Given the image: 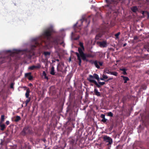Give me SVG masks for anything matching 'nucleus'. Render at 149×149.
<instances>
[{"label": "nucleus", "instance_id": "obj_1", "mask_svg": "<svg viewBox=\"0 0 149 149\" xmlns=\"http://www.w3.org/2000/svg\"><path fill=\"white\" fill-rule=\"evenodd\" d=\"M32 128L29 126H25L20 133L21 135L24 136L27 135H30L33 133Z\"/></svg>", "mask_w": 149, "mask_h": 149}, {"label": "nucleus", "instance_id": "obj_2", "mask_svg": "<svg viewBox=\"0 0 149 149\" xmlns=\"http://www.w3.org/2000/svg\"><path fill=\"white\" fill-rule=\"evenodd\" d=\"M120 0H105L107 4L105 6L109 7L110 9L113 10V8L119 2Z\"/></svg>", "mask_w": 149, "mask_h": 149}, {"label": "nucleus", "instance_id": "obj_3", "mask_svg": "<svg viewBox=\"0 0 149 149\" xmlns=\"http://www.w3.org/2000/svg\"><path fill=\"white\" fill-rule=\"evenodd\" d=\"M52 31L51 29L45 30L43 34V37L48 41L49 43L50 41V37L52 35Z\"/></svg>", "mask_w": 149, "mask_h": 149}, {"label": "nucleus", "instance_id": "obj_4", "mask_svg": "<svg viewBox=\"0 0 149 149\" xmlns=\"http://www.w3.org/2000/svg\"><path fill=\"white\" fill-rule=\"evenodd\" d=\"M60 39L58 37H56L52 39V40L50 41L49 42L51 41V42L56 45H58L59 43L60 45H62V46L64 47L65 44H64L63 41H62L61 42H60Z\"/></svg>", "mask_w": 149, "mask_h": 149}, {"label": "nucleus", "instance_id": "obj_5", "mask_svg": "<svg viewBox=\"0 0 149 149\" xmlns=\"http://www.w3.org/2000/svg\"><path fill=\"white\" fill-rule=\"evenodd\" d=\"M68 141L69 145L72 148L75 146L77 141V139L76 141L75 139L73 137H70L68 139Z\"/></svg>", "mask_w": 149, "mask_h": 149}, {"label": "nucleus", "instance_id": "obj_6", "mask_svg": "<svg viewBox=\"0 0 149 149\" xmlns=\"http://www.w3.org/2000/svg\"><path fill=\"white\" fill-rule=\"evenodd\" d=\"M93 78H95L96 79L97 81H100V78L99 76L96 73L94 74L93 75H90L89 77L87 78V79L90 83H93L91 81V80H94L93 79Z\"/></svg>", "mask_w": 149, "mask_h": 149}, {"label": "nucleus", "instance_id": "obj_7", "mask_svg": "<svg viewBox=\"0 0 149 149\" xmlns=\"http://www.w3.org/2000/svg\"><path fill=\"white\" fill-rule=\"evenodd\" d=\"M90 62L92 64H94L95 66L98 69L100 68V67L98 65V63L100 66H102L103 64V62H102L98 61L97 60L94 61L91 60L90 61Z\"/></svg>", "mask_w": 149, "mask_h": 149}, {"label": "nucleus", "instance_id": "obj_8", "mask_svg": "<svg viewBox=\"0 0 149 149\" xmlns=\"http://www.w3.org/2000/svg\"><path fill=\"white\" fill-rule=\"evenodd\" d=\"M104 141L108 143V145H110L112 143L113 141L112 139L107 135L104 136L103 137Z\"/></svg>", "mask_w": 149, "mask_h": 149}, {"label": "nucleus", "instance_id": "obj_9", "mask_svg": "<svg viewBox=\"0 0 149 149\" xmlns=\"http://www.w3.org/2000/svg\"><path fill=\"white\" fill-rule=\"evenodd\" d=\"M91 82H92L93 83L95 84L96 87L98 88H100L101 86H102L105 84V82H101L100 81H97L98 83L95 80H91Z\"/></svg>", "mask_w": 149, "mask_h": 149}, {"label": "nucleus", "instance_id": "obj_10", "mask_svg": "<svg viewBox=\"0 0 149 149\" xmlns=\"http://www.w3.org/2000/svg\"><path fill=\"white\" fill-rule=\"evenodd\" d=\"M78 51L81 57H83L84 59L85 58L84 57V53L83 52V51H84L82 48L79 47L78 48Z\"/></svg>", "mask_w": 149, "mask_h": 149}, {"label": "nucleus", "instance_id": "obj_11", "mask_svg": "<svg viewBox=\"0 0 149 149\" xmlns=\"http://www.w3.org/2000/svg\"><path fill=\"white\" fill-rule=\"evenodd\" d=\"M98 43L99 44V46L101 47H105L107 46V43L106 41L99 42Z\"/></svg>", "mask_w": 149, "mask_h": 149}, {"label": "nucleus", "instance_id": "obj_12", "mask_svg": "<svg viewBox=\"0 0 149 149\" xmlns=\"http://www.w3.org/2000/svg\"><path fill=\"white\" fill-rule=\"evenodd\" d=\"M84 57L85 58L84 59L83 57H81L82 60L84 61H88V60L86 58V57L89 58L93 57L92 55L90 54H86L84 53Z\"/></svg>", "mask_w": 149, "mask_h": 149}, {"label": "nucleus", "instance_id": "obj_13", "mask_svg": "<svg viewBox=\"0 0 149 149\" xmlns=\"http://www.w3.org/2000/svg\"><path fill=\"white\" fill-rule=\"evenodd\" d=\"M25 76L26 77H27L28 79L30 80H32L33 79V77L31 75V73L29 72L26 73L25 74Z\"/></svg>", "mask_w": 149, "mask_h": 149}, {"label": "nucleus", "instance_id": "obj_14", "mask_svg": "<svg viewBox=\"0 0 149 149\" xmlns=\"http://www.w3.org/2000/svg\"><path fill=\"white\" fill-rule=\"evenodd\" d=\"M20 50H17V49H14L13 51H11V50H8L6 51V52L8 53H10L11 54H14V53H17L18 54L20 52Z\"/></svg>", "mask_w": 149, "mask_h": 149}, {"label": "nucleus", "instance_id": "obj_15", "mask_svg": "<svg viewBox=\"0 0 149 149\" xmlns=\"http://www.w3.org/2000/svg\"><path fill=\"white\" fill-rule=\"evenodd\" d=\"M94 94L98 97L101 96V95L100 93L98 92L95 86H94Z\"/></svg>", "mask_w": 149, "mask_h": 149}, {"label": "nucleus", "instance_id": "obj_16", "mask_svg": "<svg viewBox=\"0 0 149 149\" xmlns=\"http://www.w3.org/2000/svg\"><path fill=\"white\" fill-rule=\"evenodd\" d=\"M6 128L5 125L3 123H0V130L1 131H3Z\"/></svg>", "mask_w": 149, "mask_h": 149}, {"label": "nucleus", "instance_id": "obj_17", "mask_svg": "<svg viewBox=\"0 0 149 149\" xmlns=\"http://www.w3.org/2000/svg\"><path fill=\"white\" fill-rule=\"evenodd\" d=\"M30 92V90L29 88H27L26 90V92L25 93V96L26 98H29V93Z\"/></svg>", "mask_w": 149, "mask_h": 149}, {"label": "nucleus", "instance_id": "obj_18", "mask_svg": "<svg viewBox=\"0 0 149 149\" xmlns=\"http://www.w3.org/2000/svg\"><path fill=\"white\" fill-rule=\"evenodd\" d=\"M121 77L123 78V80L124 81V83H126L127 82V81L129 80V79L127 77H125L123 75H121Z\"/></svg>", "mask_w": 149, "mask_h": 149}, {"label": "nucleus", "instance_id": "obj_19", "mask_svg": "<svg viewBox=\"0 0 149 149\" xmlns=\"http://www.w3.org/2000/svg\"><path fill=\"white\" fill-rule=\"evenodd\" d=\"M51 54V53L49 52H44L43 54L46 57H49Z\"/></svg>", "mask_w": 149, "mask_h": 149}, {"label": "nucleus", "instance_id": "obj_20", "mask_svg": "<svg viewBox=\"0 0 149 149\" xmlns=\"http://www.w3.org/2000/svg\"><path fill=\"white\" fill-rule=\"evenodd\" d=\"M132 11L136 13L138 11V9L136 6H133L131 8Z\"/></svg>", "mask_w": 149, "mask_h": 149}, {"label": "nucleus", "instance_id": "obj_21", "mask_svg": "<svg viewBox=\"0 0 149 149\" xmlns=\"http://www.w3.org/2000/svg\"><path fill=\"white\" fill-rule=\"evenodd\" d=\"M50 74L52 75H54L55 72H54V66H52L51 68Z\"/></svg>", "mask_w": 149, "mask_h": 149}, {"label": "nucleus", "instance_id": "obj_22", "mask_svg": "<svg viewBox=\"0 0 149 149\" xmlns=\"http://www.w3.org/2000/svg\"><path fill=\"white\" fill-rule=\"evenodd\" d=\"M120 71H123V74L124 75H126L127 74V72H126V70H127L125 68H120Z\"/></svg>", "mask_w": 149, "mask_h": 149}, {"label": "nucleus", "instance_id": "obj_23", "mask_svg": "<svg viewBox=\"0 0 149 149\" xmlns=\"http://www.w3.org/2000/svg\"><path fill=\"white\" fill-rule=\"evenodd\" d=\"M21 117L20 116H17L15 117V121L16 122H17L21 120Z\"/></svg>", "mask_w": 149, "mask_h": 149}, {"label": "nucleus", "instance_id": "obj_24", "mask_svg": "<svg viewBox=\"0 0 149 149\" xmlns=\"http://www.w3.org/2000/svg\"><path fill=\"white\" fill-rule=\"evenodd\" d=\"M102 36V34L101 33H99L97 34L95 37V39L96 40L99 39Z\"/></svg>", "mask_w": 149, "mask_h": 149}, {"label": "nucleus", "instance_id": "obj_25", "mask_svg": "<svg viewBox=\"0 0 149 149\" xmlns=\"http://www.w3.org/2000/svg\"><path fill=\"white\" fill-rule=\"evenodd\" d=\"M40 43H39L37 42H36V44L35 45H33L32 46L31 48L32 49H34V48H36L37 46H38L40 45Z\"/></svg>", "mask_w": 149, "mask_h": 149}, {"label": "nucleus", "instance_id": "obj_26", "mask_svg": "<svg viewBox=\"0 0 149 149\" xmlns=\"http://www.w3.org/2000/svg\"><path fill=\"white\" fill-rule=\"evenodd\" d=\"M80 55L78 56L77 57V59L79 60V66L81 65V58H80Z\"/></svg>", "mask_w": 149, "mask_h": 149}, {"label": "nucleus", "instance_id": "obj_27", "mask_svg": "<svg viewBox=\"0 0 149 149\" xmlns=\"http://www.w3.org/2000/svg\"><path fill=\"white\" fill-rule=\"evenodd\" d=\"M104 72L108 74H110L111 72L107 68L105 69L104 70Z\"/></svg>", "mask_w": 149, "mask_h": 149}, {"label": "nucleus", "instance_id": "obj_28", "mask_svg": "<svg viewBox=\"0 0 149 149\" xmlns=\"http://www.w3.org/2000/svg\"><path fill=\"white\" fill-rule=\"evenodd\" d=\"M4 115H2L1 116V119L0 121V123H3L4 120Z\"/></svg>", "mask_w": 149, "mask_h": 149}, {"label": "nucleus", "instance_id": "obj_29", "mask_svg": "<svg viewBox=\"0 0 149 149\" xmlns=\"http://www.w3.org/2000/svg\"><path fill=\"white\" fill-rule=\"evenodd\" d=\"M144 48L147 50V51L149 52V46L146 44L144 46Z\"/></svg>", "mask_w": 149, "mask_h": 149}, {"label": "nucleus", "instance_id": "obj_30", "mask_svg": "<svg viewBox=\"0 0 149 149\" xmlns=\"http://www.w3.org/2000/svg\"><path fill=\"white\" fill-rule=\"evenodd\" d=\"M27 98H28L27 99L25 102V103L26 106L27 105L28 103L31 100V97Z\"/></svg>", "mask_w": 149, "mask_h": 149}, {"label": "nucleus", "instance_id": "obj_31", "mask_svg": "<svg viewBox=\"0 0 149 149\" xmlns=\"http://www.w3.org/2000/svg\"><path fill=\"white\" fill-rule=\"evenodd\" d=\"M120 32H118L117 33L115 34V36L116 37V39H118L119 38V36L120 34Z\"/></svg>", "mask_w": 149, "mask_h": 149}, {"label": "nucleus", "instance_id": "obj_32", "mask_svg": "<svg viewBox=\"0 0 149 149\" xmlns=\"http://www.w3.org/2000/svg\"><path fill=\"white\" fill-rule=\"evenodd\" d=\"M79 45L81 48H82L84 50V45H83V43L82 42H80L79 43Z\"/></svg>", "mask_w": 149, "mask_h": 149}, {"label": "nucleus", "instance_id": "obj_33", "mask_svg": "<svg viewBox=\"0 0 149 149\" xmlns=\"http://www.w3.org/2000/svg\"><path fill=\"white\" fill-rule=\"evenodd\" d=\"M110 74L115 76H117L118 75V73L116 72H111Z\"/></svg>", "mask_w": 149, "mask_h": 149}, {"label": "nucleus", "instance_id": "obj_34", "mask_svg": "<svg viewBox=\"0 0 149 149\" xmlns=\"http://www.w3.org/2000/svg\"><path fill=\"white\" fill-rule=\"evenodd\" d=\"M35 68H36L35 65H32L29 67V69L31 70H33Z\"/></svg>", "mask_w": 149, "mask_h": 149}, {"label": "nucleus", "instance_id": "obj_35", "mask_svg": "<svg viewBox=\"0 0 149 149\" xmlns=\"http://www.w3.org/2000/svg\"><path fill=\"white\" fill-rule=\"evenodd\" d=\"M107 116L110 117H112L113 116V114L111 112H110L108 113Z\"/></svg>", "mask_w": 149, "mask_h": 149}, {"label": "nucleus", "instance_id": "obj_36", "mask_svg": "<svg viewBox=\"0 0 149 149\" xmlns=\"http://www.w3.org/2000/svg\"><path fill=\"white\" fill-rule=\"evenodd\" d=\"M35 67L36 68L39 69L40 68L41 65L40 64L38 63L37 65L35 66Z\"/></svg>", "mask_w": 149, "mask_h": 149}, {"label": "nucleus", "instance_id": "obj_37", "mask_svg": "<svg viewBox=\"0 0 149 149\" xmlns=\"http://www.w3.org/2000/svg\"><path fill=\"white\" fill-rule=\"evenodd\" d=\"M102 77H103V78L104 79V80L105 79H107L108 78V77L106 75H105L104 74H103L102 75Z\"/></svg>", "mask_w": 149, "mask_h": 149}, {"label": "nucleus", "instance_id": "obj_38", "mask_svg": "<svg viewBox=\"0 0 149 149\" xmlns=\"http://www.w3.org/2000/svg\"><path fill=\"white\" fill-rule=\"evenodd\" d=\"M42 38H43L44 39H42V41L43 42H45V43H46V42H48V41H47V40L46 39H45L44 37H43V36H42V37L41 38V39H42Z\"/></svg>", "mask_w": 149, "mask_h": 149}, {"label": "nucleus", "instance_id": "obj_39", "mask_svg": "<svg viewBox=\"0 0 149 149\" xmlns=\"http://www.w3.org/2000/svg\"><path fill=\"white\" fill-rule=\"evenodd\" d=\"M85 21L86 22H88V24H89L90 22V21L89 20H88V19H86L85 18L83 19V21H82L81 22H82L83 21Z\"/></svg>", "mask_w": 149, "mask_h": 149}, {"label": "nucleus", "instance_id": "obj_40", "mask_svg": "<svg viewBox=\"0 0 149 149\" xmlns=\"http://www.w3.org/2000/svg\"><path fill=\"white\" fill-rule=\"evenodd\" d=\"M142 88L143 90H146L147 88V86L146 85H143L142 86Z\"/></svg>", "mask_w": 149, "mask_h": 149}, {"label": "nucleus", "instance_id": "obj_41", "mask_svg": "<svg viewBox=\"0 0 149 149\" xmlns=\"http://www.w3.org/2000/svg\"><path fill=\"white\" fill-rule=\"evenodd\" d=\"M107 120V119H106L105 118L102 119V120L101 121L102 122H103L105 123L106 122V121Z\"/></svg>", "mask_w": 149, "mask_h": 149}, {"label": "nucleus", "instance_id": "obj_42", "mask_svg": "<svg viewBox=\"0 0 149 149\" xmlns=\"http://www.w3.org/2000/svg\"><path fill=\"white\" fill-rule=\"evenodd\" d=\"M113 124L111 125V126H110V127L109 128V130H112V129H113Z\"/></svg>", "mask_w": 149, "mask_h": 149}, {"label": "nucleus", "instance_id": "obj_43", "mask_svg": "<svg viewBox=\"0 0 149 149\" xmlns=\"http://www.w3.org/2000/svg\"><path fill=\"white\" fill-rule=\"evenodd\" d=\"M100 117L102 119L105 118V115L104 114H102L100 116Z\"/></svg>", "mask_w": 149, "mask_h": 149}, {"label": "nucleus", "instance_id": "obj_44", "mask_svg": "<svg viewBox=\"0 0 149 149\" xmlns=\"http://www.w3.org/2000/svg\"><path fill=\"white\" fill-rule=\"evenodd\" d=\"M42 74L43 76H44L47 75L46 74L45 71H43Z\"/></svg>", "mask_w": 149, "mask_h": 149}, {"label": "nucleus", "instance_id": "obj_45", "mask_svg": "<svg viewBox=\"0 0 149 149\" xmlns=\"http://www.w3.org/2000/svg\"><path fill=\"white\" fill-rule=\"evenodd\" d=\"M14 84L13 83H12L10 85V88H13Z\"/></svg>", "mask_w": 149, "mask_h": 149}, {"label": "nucleus", "instance_id": "obj_46", "mask_svg": "<svg viewBox=\"0 0 149 149\" xmlns=\"http://www.w3.org/2000/svg\"><path fill=\"white\" fill-rule=\"evenodd\" d=\"M145 14L148 15V16H149V13H148L147 11H146L145 12Z\"/></svg>", "mask_w": 149, "mask_h": 149}, {"label": "nucleus", "instance_id": "obj_47", "mask_svg": "<svg viewBox=\"0 0 149 149\" xmlns=\"http://www.w3.org/2000/svg\"><path fill=\"white\" fill-rule=\"evenodd\" d=\"M6 123L7 125H8L9 124L10 122H9V121L8 120L6 121Z\"/></svg>", "mask_w": 149, "mask_h": 149}, {"label": "nucleus", "instance_id": "obj_48", "mask_svg": "<svg viewBox=\"0 0 149 149\" xmlns=\"http://www.w3.org/2000/svg\"><path fill=\"white\" fill-rule=\"evenodd\" d=\"M79 38V36H78L74 38V40H78Z\"/></svg>", "mask_w": 149, "mask_h": 149}, {"label": "nucleus", "instance_id": "obj_49", "mask_svg": "<svg viewBox=\"0 0 149 149\" xmlns=\"http://www.w3.org/2000/svg\"><path fill=\"white\" fill-rule=\"evenodd\" d=\"M66 68H67L66 67V68H65V71H62V70H60V71L61 72H65V73H66V71H67V70H66Z\"/></svg>", "mask_w": 149, "mask_h": 149}, {"label": "nucleus", "instance_id": "obj_50", "mask_svg": "<svg viewBox=\"0 0 149 149\" xmlns=\"http://www.w3.org/2000/svg\"><path fill=\"white\" fill-rule=\"evenodd\" d=\"M75 54L76 55L77 57L80 55V54L79 55L78 52H76Z\"/></svg>", "mask_w": 149, "mask_h": 149}, {"label": "nucleus", "instance_id": "obj_51", "mask_svg": "<svg viewBox=\"0 0 149 149\" xmlns=\"http://www.w3.org/2000/svg\"><path fill=\"white\" fill-rule=\"evenodd\" d=\"M113 79V78H109L106 81H109V80H112Z\"/></svg>", "mask_w": 149, "mask_h": 149}, {"label": "nucleus", "instance_id": "obj_52", "mask_svg": "<svg viewBox=\"0 0 149 149\" xmlns=\"http://www.w3.org/2000/svg\"><path fill=\"white\" fill-rule=\"evenodd\" d=\"M44 78L47 79V80H48V78L47 76V75L44 76Z\"/></svg>", "mask_w": 149, "mask_h": 149}, {"label": "nucleus", "instance_id": "obj_53", "mask_svg": "<svg viewBox=\"0 0 149 149\" xmlns=\"http://www.w3.org/2000/svg\"><path fill=\"white\" fill-rule=\"evenodd\" d=\"M145 11H142V14L143 15H145Z\"/></svg>", "mask_w": 149, "mask_h": 149}, {"label": "nucleus", "instance_id": "obj_54", "mask_svg": "<svg viewBox=\"0 0 149 149\" xmlns=\"http://www.w3.org/2000/svg\"><path fill=\"white\" fill-rule=\"evenodd\" d=\"M100 79L101 80H104V79L103 78V77H102V78H100Z\"/></svg>", "mask_w": 149, "mask_h": 149}, {"label": "nucleus", "instance_id": "obj_55", "mask_svg": "<svg viewBox=\"0 0 149 149\" xmlns=\"http://www.w3.org/2000/svg\"><path fill=\"white\" fill-rule=\"evenodd\" d=\"M127 45V44L126 43H125L124 44H123V47H125V46Z\"/></svg>", "mask_w": 149, "mask_h": 149}, {"label": "nucleus", "instance_id": "obj_56", "mask_svg": "<svg viewBox=\"0 0 149 149\" xmlns=\"http://www.w3.org/2000/svg\"><path fill=\"white\" fill-rule=\"evenodd\" d=\"M3 58L2 61L1 62V63H4V62L3 61Z\"/></svg>", "mask_w": 149, "mask_h": 149}, {"label": "nucleus", "instance_id": "obj_57", "mask_svg": "<svg viewBox=\"0 0 149 149\" xmlns=\"http://www.w3.org/2000/svg\"><path fill=\"white\" fill-rule=\"evenodd\" d=\"M32 85H32V84H31V83H30L29 84V86H32Z\"/></svg>", "mask_w": 149, "mask_h": 149}, {"label": "nucleus", "instance_id": "obj_58", "mask_svg": "<svg viewBox=\"0 0 149 149\" xmlns=\"http://www.w3.org/2000/svg\"><path fill=\"white\" fill-rule=\"evenodd\" d=\"M43 141H44V142H45V141H46V140L45 139H43Z\"/></svg>", "mask_w": 149, "mask_h": 149}, {"label": "nucleus", "instance_id": "obj_59", "mask_svg": "<svg viewBox=\"0 0 149 149\" xmlns=\"http://www.w3.org/2000/svg\"><path fill=\"white\" fill-rule=\"evenodd\" d=\"M56 61H59V60H58V59H56Z\"/></svg>", "mask_w": 149, "mask_h": 149}, {"label": "nucleus", "instance_id": "obj_60", "mask_svg": "<svg viewBox=\"0 0 149 149\" xmlns=\"http://www.w3.org/2000/svg\"><path fill=\"white\" fill-rule=\"evenodd\" d=\"M147 44L148 45H149V42Z\"/></svg>", "mask_w": 149, "mask_h": 149}, {"label": "nucleus", "instance_id": "obj_61", "mask_svg": "<svg viewBox=\"0 0 149 149\" xmlns=\"http://www.w3.org/2000/svg\"><path fill=\"white\" fill-rule=\"evenodd\" d=\"M91 85L93 86V85L92 84H91Z\"/></svg>", "mask_w": 149, "mask_h": 149}, {"label": "nucleus", "instance_id": "obj_62", "mask_svg": "<svg viewBox=\"0 0 149 149\" xmlns=\"http://www.w3.org/2000/svg\"><path fill=\"white\" fill-rule=\"evenodd\" d=\"M66 145V143H65V146Z\"/></svg>", "mask_w": 149, "mask_h": 149}, {"label": "nucleus", "instance_id": "obj_63", "mask_svg": "<svg viewBox=\"0 0 149 149\" xmlns=\"http://www.w3.org/2000/svg\"><path fill=\"white\" fill-rule=\"evenodd\" d=\"M76 25H77V24H75V25L74 26H76Z\"/></svg>", "mask_w": 149, "mask_h": 149}, {"label": "nucleus", "instance_id": "obj_64", "mask_svg": "<svg viewBox=\"0 0 149 149\" xmlns=\"http://www.w3.org/2000/svg\"><path fill=\"white\" fill-rule=\"evenodd\" d=\"M2 59V58H1L0 59L1 60V59Z\"/></svg>", "mask_w": 149, "mask_h": 149}]
</instances>
